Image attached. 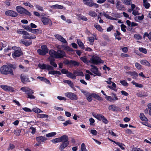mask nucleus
<instances>
[{"mask_svg": "<svg viewBox=\"0 0 151 151\" xmlns=\"http://www.w3.org/2000/svg\"><path fill=\"white\" fill-rule=\"evenodd\" d=\"M74 74L76 76H83V73L80 70H76L74 72Z\"/></svg>", "mask_w": 151, "mask_h": 151, "instance_id": "nucleus-31", "label": "nucleus"}, {"mask_svg": "<svg viewBox=\"0 0 151 151\" xmlns=\"http://www.w3.org/2000/svg\"><path fill=\"white\" fill-rule=\"evenodd\" d=\"M49 74H51L52 75H55L56 74H58V75H61V73L59 71L57 70H52L50 71L48 73Z\"/></svg>", "mask_w": 151, "mask_h": 151, "instance_id": "nucleus-38", "label": "nucleus"}, {"mask_svg": "<svg viewBox=\"0 0 151 151\" xmlns=\"http://www.w3.org/2000/svg\"><path fill=\"white\" fill-rule=\"evenodd\" d=\"M139 117L140 118L142 121H145L147 122L148 121L147 118L145 117L144 114L143 113H141L140 114Z\"/></svg>", "mask_w": 151, "mask_h": 151, "instance_id": "nucleus-28", "label": "nucleus"}, {"mask_svg": "<svg viewBox=\"0 0 151 151\" xmlns=\"http://www.w3.org/2000/svg\"><path fill=\"white\" fill-rule=\"evenodd\" d=\"M32 44V41L30 40L26 41L25 45L26 46H28Z\"/></svg>", "mask_w": 151, "mask_h": 151, "instance_id": "nucleus-60", "label": "nucleus"}, {"mask_svg": "<svg viewBox=\"0 0 151 151\" xmlns=\"http://www.w3.org/2000/svg\"><path fill=\"white\" fill-rule=\"evenodd\" d=\"M20 78L21 81L23 83L29 82L30 81L28 76L24 74H22L20 76Z\"/></svg>", "mask_w": 151, "mask_h": 151, "instance_id": "nucleus-17", "label": "nucleus"}, {"mask_svg": "<svg viewBox=\"0 0 151 151\" xmlns=\"http://www.w3.org/2000/svg\"><path fill=\"white\" fill-rule=\"evenodd\" d=\"M142 123L144 125L151 128V124L147 122H142Z\"/></svg>", "mask_w": 151, "mask_h": 151, "instance_id": "nucleus-63", "label": "nucleus"}, {"mask_svg": "<svg viewBox=\"0 0 151 151\" xmlns=\"http://www.w3.org/2000/svg\"><path fill=\"white\" fill-rule=\"evenodd\" d=\"M22 37L27 39H34L36 38V37L34 35H30L25 31L22 36Z\"/></svg>", "mask_w": 151, "mask_h": 151, "instance_id": "nucleus-9", "label": "nucleus"}, {"mask_svg": "<svg viewBox=\"0 0 151 151\" xmlns=\"http://www.w3.org/2000/svg\"><path fill=\"white\" fill-rule=\"evenodd\" d=\"M129 74L131 76H132L133 78H136L138 76L137 73L135 71L132 72H129Z\"/></svg>", "mask_w": 151, "mask_h": 151, "instance_id": "nucleus-39", "label": "nucleus"}, {"mask_svg": "<svg viewBox=\"0 0 151 151\" xmlns=\"http://www.w3.org/2000/svg\"><path fill=\"white\" fill-rule=\"evenodd\" d=\"M88 14L90 16L93 17H96L97 15V13L92 10L90 11L89 12Z\"/></svg>", "mask_w": 151, "mask_h": 151, "instance_id": "nucleus-32", "label": "nucleus"}, {"mask_svg": "<svg viewBox=\"0 0 151 151\" xmlns=\"http://www.w3.org/2000/svg\"><path fill=\"white\" fill-rule=\"evenodd\" d=\"M91 133L93 135H96L97 134V132L95 129H91L90 131Z\"/></svg>", "mask_w": 151, "mask_h": 151, "instance_id": "nucleus-61", "label": "nucleus"}, {"mask_svg": "<svg viewBox=\"0 0 151 151\" xmlns=\"http://www.w3.org/2000/svg\"><path fill=\"white\" fill-rule=\"evenodd\" d=\"M77 43L80 47L82 49H83L84 47V45L82 42L80 40H77Z\"/></svg>", "mask_w": 151, "mask_h": 151, "instance_id": "nucleus-43", "label": "nucleus"}, {"mask_svg": "<svg viewBox=\"0 0 151 151\" xmlns=\"http://www.w3.org/2000/svg\"><path fill=\"white\" fill-rule=\"evenodd\" d=\"M122 2L126 5H130L132 3L131 0H122Z\"/></svg>", "mask_w": 151, "mask_h": 151, "instance_id": "nucleus-48", "label": "nucleus"}, {"mask_svg": "<svg viewBox=\"0 0 151 151\" xmlns=\"http://www.w3.org/2000/svg\"><path fill=\"white\" fill-rule=\"evenodd\" d=\"M15 147L14 145L13 144H10L9 145V147L7 148V150L9 151L10 150H12Z\"/></svg>", "mask_w": 151, "mask_h": 151, "instance_id": "nucleus-58", "label": "nucleus"}, {"mask_svg": "<svg viewBox=\"0 0 151 151\" xmlns=\"http://www.w3.org/2000/svg\"><path fill=\"white\" fill-rule=\"evenodd\" d=\"M32 111H33L36 113L38 114L43 112V111L37 108H34L32 109Z\"/></svg>", "mask_w": 151, "mask_h": 151, "instance_id": "nucleus-33", "label": "nucleus"}, {"mask_svg": "<svg viewBox=\"0 0 151 151\" xmlns=\"http://www.w3.org/2000/svg\"><path fill=\"white\" fill-rule=\"evenodd\" d=\"M6 15L12 17H15L17 16L18 14L16 12L12 10H9L5 12Z\"/></svg>", "mask_w": 151, "mask_h": 151, "instance_id": "nucleus-11", "label": "nucleus"}, {"mask_svg": "<svg viewBox=\"0 0 151 151\" xmlns=\"http://www.w3.org/2000/svg\"><path fill=\"white\" fill-rule=\"evenodd\" d=\"M0 87L3 90L6 91L15 92L14 88L11 86L5 85H1L0 86Z\"/></svg>", "mask_w": 151, "mask_h": 151, "instance_id": "nucleus-8", "label": "nucleus"}, {"mask_svg": "<svg viewBox=\"0 0 151 151\" xmlns=\"http://www.w3.org/2000/svg\"><path fill=\"white\" fill-rule=\"evenodd\" d=\"M135 66L136 68L140 70L142 68L141 65L138 63H135Z\"/></svg>", "mask_w": 151, "mask_h": 151, "instance_id": "nucleus-62", "label": "nucleus"}, {"mask_svg": "<svg viewBox=\"0 0 151 151\" xmlns=\"http://www.w3.org/2000/svg\"><path fill=\"white\" fill-rule=\"evenodd\" d=\"M20 90H22L23 92L27 94L29 93H34V91L33 90L30 89L28 87H23L21 88Z\"/></svg>", "mask_w": 151, "mask_h": 151, "instance_id": "nucleus-14", "label": "nucleus"}, {"mask_svg": "<svg viewBox=\"0 0 151 151\" xmlns=\"http://www.w3.org/2000/svg\"><path fill=\"white\" fill-rule=\"evenodd\" d=\"M87 39L90 42V44L92 45L94 40V37H87Z\"/></svg>", "mask_w": 151, "mask_h": 151, "instance_id": "nucleus-36", "label": "nucleus"}, {"mask_svg": "<svg viewBox=\"0 0 151 151\" xmlns=\"http://www.w3.org/2000/svg\"><path fill=\"white\" fill-rule=\"evenodd\" d=\"M65 95L71 100H77L78 99L77 95L71 92H68L66 93H65Z\"/></svg>", "mask_w": 151, "mask_h": 151, "instance_id": "nucleus-7", "label": "nucleus"}, {"mask_svg": "<svg viewBox=\"0 0 151 151\" xmlns=\"http://www.w3.org/2000/svg\"><path fill=\"white\" fill-rule=\"evenodd\" d=\"M115 143L122 150H124L125 149V148L124 147V144L118 142H116Z\"/></svg>", "mask_w": 151, "mask_h": 151, "instance_id": "nucleus-46", "label": "nucleus"}, {"mask_svg": "<svg viewBox=\"0 0 151 151\" xmlns=\"http://www.w3.org/2000/svg\"><path fill=\"white\" fill-rule=\"evenodd\" d=\"M59 138L60 142H63L68 141V137L66 135H63Z\"/></svg>", "mask_w": 151, "mask_h": 151, "instance_id": "nucleus-20", "label": "nucleus"}, {"mask_svg": "<svg viewBox=\"0 0 151 151\" xmlns=\"http://www.w3.org/2000/svg\"><path fill=\"white\" fill-rule=\"evenodd\" d=\"M111 95L113 97L110 96H105L106 99L109 102H114L115 101L118 100V98L116 96V95L114 93H112Z\"/></svg>", "mask_w": 151, "mask_h": 151, "instance_id": "nucleus-6", "label": "nucleus"}, {"mask_svg": "<svg viewBox=\"0 0 151 151\" xmlns=\"http://www.w3.org/2000/svg\"><path fill=\"white\" fill-rule=\"evenodd\" d=\"M23 4L25 6H28L30 8H32L33 7V6L29 2H26L25 3H23Z\"/></svg>", "mask_w": 151, "mask_h": 151, "instance_id": "nucleus-59", "label": "nucleus"}, {"mask_svg": "<svg viewBox=\"0 0 151 151\" xmlns=\"http://www.w3.org/2000/svg\"><path fill=\"white\" fill-rule=\"evenodd\" d=\"M139 50L140 52L145 54H146L147 52L146 49L143 47H139Z\"/></svg>", "mask_w": 151, "mask_h": 151, "instance_id": "nucleus-49", "label": "nucleus"}, {"mask_svg": "<svg viewBox=\"0 0 151 151\" xmlns=\"http://www.w3.org/2000/svg\"><path fill=\"white\" fill-rule=\"evenodd\" d=\"M94 26L95 27L98 31L101 32H103V29L99 25L97 24H94Z\"/></svg>", "mask_w": 151, "mask_h": 151, "instance_id": "nucleus-34", "label": "nucleus"}, {"mask_svg": "<svg viewBox=\"0 0 151 151\" xmlns=\"http://www.w3.org/2000/svg\"><path fill=\"white\" fill-rule=\"evenodd\" d=\"M55 37L57 39L62 42L63 43H67L66 40L60 35L58 34L56 35Z\"/></svg>", "mask_w": 151, "mask_h": 151, "instance_id": "nucleus-19", "label": "nucleus"}, {"mask_svg": "<svg viewBox=\"0 0 151 151\" xmlns=\"http://www.w3.org/2000/svg\"><path fill=\"white\" fill-rule=\"evenodd\" d=\"M16 10L19 13L21 14H25L28 16L31 15L30 12L20 6H17L16 7Z\"/></svg>", "mask_w": 151, "mask_h": 151, "instance_id": "nucleus-4", "label": "nucleus"}, {"mask_svg": "<svg viewBox=\"0 0 151 151\" xmlns=\"http://www.w3.org/2000/svg\"><path fill=\"white\" fill-rule=\"evenodd\" d=\"M106 82L108 84H111V83L112 84V86H107L108 87L115 91H117V89H116V85L114 83L111 82V81H106Z\"/></svg>", "mask_w": 151, "mask_h": 151, "instance_id": "nucleus-15", "label": "nucleus"}, {"mask_svg": "<svg viewBox=\"0 0 151 151\" xmlns=\"http://www.w3.org/2000/svg\"><path fill=\"white\" fill-rule=\"evenodd\" d=\"M81 151H88L86 149V145L84 143L81 144Z\"/></svg>", "mask_w": 151, "mask_h": 151, "instance_id": "nucleus-44", "label": "nucleus"}, {"mask_svg": "<svg viewBox=\"0 0 151 151\" xmlns=\"http://www.w3.org/2000/svg\"><path fill=\"white\" fill-rule=\"evenodd\" d=\"M35 6L36 8L38 10L42 12L43 11V7L41 6H40L38 5H36Z\"/></svg>", "mask_w": 151, "mask_h": 151, "instance_id": "nucleus-57", "label": "nucleus"}, {"mask_svg": "<svg viewBox=\"0 0 151 151\" xmlns=\"http://www.w3.org/2000/svg\"><path fill=\"white\" fill-rule=\"evenodd\" d=\"M132 151H143L140 148L137 147L133 148L132 150Z\"/></svg>", "mask_w": 151, "mask_h": 151, "instance_id": "nucleus-64", "label": "nucleus"}, {"mask_svg": "<svg viewBox=\"0 0 151 151\" xmlns=\"http://www.w3.org/2000/svg\"><path fill=\"white\" fill-rule=\"evenodd\" d=\"M92 115L94 117L99 120H101V118L103 116L102 115L100 114H97L94 113H92Z\"/></svg>", "mask_w": 151, "mask_h": 151, "instance_id": "nucleus-24", "label": "nucleus"}, {"mask_svg": "<svg viewBox=\"0 0 151 151\" xmlns=\"http://www.w3.org/2000/svg\"><path fill=\"white\" fill-rule=\"evenodd\" d=\"M147 37L151 41V32H149L148 34L147 32H145L143 36L144 38Z\"/></svg>", "mask_w": 151, "mask_h": 151, "instance_id": "nucleus-47", "label": "nucleus"}, {"mask_svg": "<svg viewBox=\"0 0 151 151\" xmlns=\"http://www.w3.org/2000/svg\"><path fill=\"white\" fill-rule=\"evenodd\" d=\"M50 7L52 9H62L63 8V6L58 4H55L52 5L50 6Z\"/></svg>", "mask_w": 151, "mask_h": 151, "instance_id": "nucleus-22", "label": "nucleus"}, {"mask_svg": "<svg viewBox=\"0 0 151 151\" xmlns=\"http://www.w3.org/2000/svg\"><path fill=\"white\" fill-rule=\"evenodd\" d=\"M93 97L98 100L99 101H102L103 99L101 98L98 95L94 93H92Z\"/></svg>", "mask_w": 151, "mask_h": 151, "instance_id": "nucleus-27", "label": "nucleus"}, {"mask_svg": "<svg viewBox=\"0 0 151 151\" xmlns=\"http://www.w3.org/2000/svg\"><path fill=\"white\" fill-rule=\"evenodd\" d=\"M134 37L137 40H139L142 38L141 36L139 35L136 34L134 35Z\"/></svg>", "mask_w": 151, "mask_h": 151, "instance_id": "nucleus-54", "label": "nucleus"}, {"mask_svg": "<svg viewBox=\"0 0 151 151\" xmlns=\"http://www.w3.org/2000/svg\"><path fill=\"white\" fill-rule=\"evenodd\" d=\"M46 65L44 64H39L38 67L41 69H46Z\"/></svg>", "mask_w": 151, "mask_h": 151, "instance_id": "nucleus-50", "label": "nucleus"}, {"mask_svg": "<svg viewBox=\"0 0 151 151\" xmlns=\"http://www.w3.org/2000/svg\"><path fill=\"white\" fill-rule=\"evenodd\" d=\"M41 49L45 52V54L47 53L48 52V49L47 46L45 45H43L41 47Z\"/></svg>", "mask_w": 151, "mask_h": 151, "instance_id": "nucleus-37", "label": "nucleus"}, {"mask_svg": "<svg viewBox=\"0 0 151 151\" xmlns=\"http://www.w3.org/2000/svg\"><path fill=\"white\" fill-rule=\"evenodd\" d=\"M37 52L39 55H44L46 54L42 49H38Z\"/></svg>", "mask_w": 151, "mask_h": 151, "instance_id": "nucleus-56", "label": "nucleus"}, {"mask_svg": "<svg viewBox=\"0 0 151 151\" xmlns=\"http://www.w3.org/2000/svg\"><path fill=\"white\" fill-rule=\"evenodd\" d=\"M69 144V141L63 142L60 145V150H63L67 147Z\"/></svg>", "mask_w": 151, "mask_h": 151, "instance_id": "nucleus-21", "label": "nucleus"}, {"mask_svg": "<svg viewBox=\"0 0 151 151\" xmlns=\"http://www.w3.org/2000/svg\"><path fill=\"white\" fill-rule=\"evenodd\" d=\"M81 60L84 63L88 64L89 63H90V60H87L86 57L84 56L81 58Z\"/></svg>", "mask_w": 151, "mask_h": 151, "instance_id": "nucleus-29", "label": "nucleus"}, {"mask_svg": "<svg viewBox=\"0 0 151 151\" xmlns=\"http://www.w3.org/2000/svg\"><path fill=\"white\" fill-rule=\"evenodd\" d=\"M116 7L117 9L119 10H122L124 8V6L123 5L120 4V2L116 1Z\"/></svg>", "mask_w": 151, "mask_h": 151, "instance_id": "nucleus-25", "label": "nucleus"}, {"mask_svg": "<svg viewBox=\"0 0 151 151\" xmlns=\"http://www.w3.org/2000/svg\"><path fill=\"white\" fill-rule=\"evenodd\" d=\"M147 1V0H143V5L146 9L149 8L150 6V4Z\"/></svg>", "mask_w": 151, "mask_h": 151, "instance_id": "nucleus-26", "label": "nucleus"}, {"mask_svg": "<svg viewBox=\"0 0 151 151\" xmlns=\"http://www.w3.org/2000/svg\"><path fill=\"white\" fill-rule=\"evenodd\" d=\"M81 92L83 93L85 96L86 97V99L89 102H90L92 100V98L93 96L92 93H91L87 91H84L83 90H81Z\"/></svg>", "mask_w": 151, "mask_h": 151, "instance_id": "nucleus-12", "label": "nucleus"}, {"mask_svg": "<svg viewBox=\"0 0 151 151\" xmlns=\"http://www.w3.org/2000/svg\"><path fill=\"white\" fill-rule=\"evenodd\" d=\"M120 82L122 85L125 86H127L129 85L128 83L125 80L121 81Z\"/></svg>", "mask_w": 151, "mask_h": 151, "instance_id": "nucleus-52", "label": "nucleus"}, {"mask_svg": "<svg viewBox=\"0 0 151 151\" xmlns=\"http://www.w3.org/2000/svg\"><path fill=\"white\" fill-rule=\"evenodd\" d=\"M108 109L114 111H122L121 109L118 106H116L114 104H112L109 105L108 107Z\"/></svg>", "mask_w": 151, "mask_h": 151, "instance_id": "nucleus-10", "label": "nucleus"}, {"mask_svg": "<svg viewBox=\"0 0 151 151\" xmlns=\"http://www.w3.org/2000/svg\"><path fill=\"white\" fill-rule=\"evenodd\" d=\"M49 54L50 56L48 59L50 61V64L55 68L57 67V65L54 62L55 59L54 58H61L65 56V52L60 50H58L57 52L53 50H50L49 51Z\"/></svg>", "mask_w": 151, "mask_h": 151, "instance_id": "nucleus-1", "label": "nucleus"}, {"mask_svg": "<svg viewBox=\"0 0 151 151\" xmlns=\"http://www.w3.org/2000/svg\"><path fill=\"white\" fill-rule=\"evenodd\" d=\"M92 68L91 69V71L93 73L97 76H101V73H99L98 71V68L95 66L91 65Z\"/></svg>", "mask_w": 151, "mask_h": 151, "instance_id": "nucleus-13", "label": "nucleus"}, {"mask_svg": "<svg viewBox=\"0 0 151 151\" xmlns=\"http://www.w3.org/2000/svg\"><path fill=\"white\" fill-rule=\"evenodd\" d=\"M25 31L23 29H19L17 30V32L19 34L23 35Z\"/></svg>", "mask_w": 151, "mask_h": 151, "instance_id": "nucleus-55", "label": "nucleus"}, {"mask_svg": "<svg viewBox=\"0 0 151 151\" xmlns=\"http://www.w3.org/2000/svg\"><path fill=\"white\" fill-rule=\"evenodd\" d=\"M13 65H11L10 66L6 65H4L0 68V72L3 74H10L12 76L14 75V73L12 68H13Z\"/></svg>", "mask_w": 151, "mask_h": 151, "instance_id": "nucleus-2", "label": "nucleus"}, {"mask_svg": "<svg viewBox=\"0 0 151 151\" xmlns=\"http://www.w3.org/2000/svg\"><path fill=\"white\" fill-rule=\"evenodd\" d=\"M66 76L68 77L74 79H75L76 78V76L74 74L68 72L67 73Z\"/></svg>", "mask_w": 151, "mask_h": 151, "instance_id": "nucleus-30", "label": "nucleus"}, {"mask_svg": "<svg viewBox=\"0 0 151 151\" xmlns=\"http://www.w3.org/2000/svg\"><path fill=\"white\" fill-rule=\"evenodd\" d=\"M56 134V133L55 132H52L46 134V136L47 137H52Z\"/></svg>", "mask_w": 151, "mask_h": 151, "instance_id": "nucleus-45", "label": "nucleus"}, {"mask_svg": "<svg viewBox=\"0 0 151 151\" xmlns=\"http://www.w3.org/2000/svg\"><path fill=\"white\" fill-rule=\"evenodd\" d=\"M21 132V130L20 129H17L15 130L14 133L17 136H19Z\"/></svg>", "mask_w": 151, "mask_h": 151, "instance_id": "nucleus-53", "label": "nucleus"}, {"mask_svg": "<svg viewBox=\"0 0 151 151\" xmlns=\"http://www.w3.org/2000/svg\"><path fill=\"white\" fill-rule=\"evenodd\" d=\"M140 62L141 64L146 65L148 67H150L151 66L150 63L146 60H142L140 61Z\"/></svg>", "mask_w": 151, "mask_h": 151, "instance_id": "nucleus-23", "label": "nucleus"}, {"mask_svg": "<svg viewBox=\"0 0 151 151\" xmlns=\"http://www.w3.org/2000/svg\"><path fill=\"white\" fill-rule=\"evenodd\" d=\"M41 21L44 25H47L48 23H50L51 25L52 24V22L51 20L45 17L42 18Z\"/></svg>", "mask_w": 151, "mask_h": 151, "instance_id": "nucleus-16", "label": "nucleus"}, {"mask_svg": "<svg viewBox=\"0 0 151 151\" xmlns=\"http://www.w3.org/2000/svg\"><path fill=\"white\" fill-rule=\"evenodd\" d=\"M51 142L54 144L60 142V138H55L51 140Z\"/></svg>", "mask_w": 151, "mask_h": 151, "instance_id": "nucleus-51", "label": "nucleus"}, {"mask_svg": "<svg viewBox=\"0 0 151 151\" xmlns=\"http://www.w3.org/2000/svg\"><path fill=\"white\" fill-rule=\"evenodd\" d=\"M36 140L39 143L43 142L47 140V138L45 136H40L36 138Z\"/></svg>", "mask_w": 151, "mask_h": 151, "instance_id": "nucleus-18", "label": "nucleus"}, {"mask_svg": "<svg viewBox=\"0 0 151 151\" xmlns=\"http://www.w3.org/2000/svg\"><path fill=\"white\" fill-rule=\"evenodd\" d=\"M48 116L47 114H39L37 115V117L40 118H48Z\"/></svg>", "mask_w": 151, "mask_h": 151, "instance_id": "nucleus-35", "label": "nucleus"}, {"mask_svg": "<svg viewBox=\"0 0 151 151\" xmlns=\"http://www.w3.org/2000/svg\"><path fill=\"white\" fill-rule=\"evenodd\" d=\"M139 10V8L136 7L135 9L133 10L132 14L135 16L139 15V14L138 12Z\"/></svg>", "mask_w": 151, "mask_h": 151, "instance_id": "nucleus-41", "label": "nucleus"}, {"mask_svg": "<svg viewBox=\"0 0 151 151\" xmlns=\"http://www.w3.org/2000/svg\"><path fill=\"white\" fill-rule=\"evenodd\" d=\"M103 62V61L99 57L95 55L93 56L90 59V63L95 64H98Z\"/></svg>", "mask_w": 151, "mask_h": 151, "instance_id": "nucleus-5", "label": "nucleus"}, {"mask_svg": "<svg viewBox=\"0 0 151 151\" xmlns=\"http://www.w3.org/2000/svg\"><path fill=\"white\" fill-rule=\"evenodd\" d=\"M78 19H81L82 20L86 21L88 20V19L86 17L82 15L81 14H79L78 15Z\"/></svg>", "mask_w": 151, "mask_h": 151, "instance_id": "nucleus-40", "label": "nucleus"}, {"mask_svg": "<svg viewBox=\"0 0 151 151\" xmlns=\"http://www.w3.org/2000/svg\"><path fill=\"white\" fill-rule=\"evenodd\" d=\"M12 48L14 50L17 49V50L15 51L14 53L12 54V56L14 58L19 57L21 55V51L20 48L16 47H13L12 48L8 47L7 48L5 49V51H8L9 50H11Z\"/></svg>", "mask_w": 151, "mask_h": 151, "instance_id": "nucleus-3", "label": "nucleus"}, {"mask_svg": "<svg viewBox=\"0 0 151 151\" xmlns=\"http://www.w3.org/2000/svg\"><path fill=\"white\" fill-rule=\"evenodd\" d=\"M93 2L92 0H88V1L85 2V4L89 6H93Z\"/></svg>", "mask_w": 151, "mask_h": 151, "instance_id": "nucleus-42", "label": "nucleus"}]
</instances>
